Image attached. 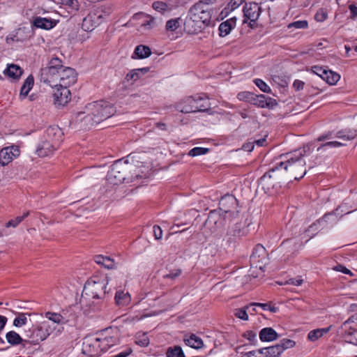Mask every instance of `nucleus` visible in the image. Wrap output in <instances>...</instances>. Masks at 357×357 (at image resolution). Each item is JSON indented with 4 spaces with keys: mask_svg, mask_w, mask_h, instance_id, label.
Returning <instances> with one entry per match:
<instances>
[{
    "mask_svg": "<svg viewBox=\"0 0 357 357\" xmlns=\"http://www.w3.org/2000/svg\"><path fill=\"white\" fill-rule=\"evenodd\" d=\"M310 150L308 146L281 155L282 160L275 167L266 172L260 178L261 184L267 189L273 188L274 181H278L281 176L287 174L295 180L300 179L306 174L305 161L303 157Z\"/></svg>",
    "mask_w": 357,
    "mask_h": 357,
    "instance_id": "obj_1",
    "label": "nucleus"
},
{
    "mask_svg": "<svg viewBox=\"0 0 357 357\" xmlns=\"http://www.w3.org/2000/svg\"><path fill=\"white\" fill-rule=\"evenodd\" d=\"M116 113L113 105L105 100L88 103L74 114L77 121H84L86 126H93L112 116Z\"/></svg>",
    "mask_w": 357,
    "mask_h": 357,
    "instance_id": "obj_2",
    "label": "nucleus"
},
{
    "mask_svg": "<svg viewBox=\"0 0 357 357\" xmlns=\"http://www.w3.org/2000/svg\"><path fill=\"white\" fill-rule=\"evenodd\" d=\"M211 16V8L202 2H197L189 10L184 29L190 34L201 32L209 25Z\"/></svg>",
    "mask_w": 357,
    "mask_h": 357,
    "instance_id": "obj_3",
    "label": "nucleus"
},
{
    "mask_svg": "<svg viewBox=\"0 0 357 357\" xmlns=\"http://www.w3.org/2000/svg\"><path fill=\"white\" fill-rule=\"evenodd\" d=\"M133 164L127 160H119L114 162L107 175V181L112 185H118L124 181L132 182L141 177Z\"/></svg>",
    "mask_w": 357,
    "mask_h": 357,
    "instance_id": "obj_4",
    "label": "nucleus"
},
{
    "mask_svg": "<svg viewBox=\"0 0 357 357\" xmlns=\"http://www.w3.org/2000/svg\"><path fill=\"white\" fill-rule=\"evenodd\" d=\"M110 278L108 275L103 278L93 276L89 280L84 287L82 294V299L84 296L92 299L102 300L108 292L107 286L109 284Z\"/></svg>",
    "mask_w": 357,
    "mask_h": 357,
    "instance_id": "obj_5",
    "label": "nucleus"
},
{
    "mask_svg": "<svg viewBox=\"0 0 357 357\" xmlns=\"http://www.w3.org/2000/svg\"><path fill=\"white\" fill-rule=\"evenodd\" d=\"M339 332L347 342L357 345V317L352 316L345 321Z\"/></svg>",
    "mask_w": 357,
    "mask_h": 357,
    "instance_id": "obj_6",
    "label": "nucleus"
},
{
    "mask_svg": "<svg viewBox=\"0 0 357 357\" xmlns=\"http://www.w3.org/2000/svg\"><path fill=\"white\" fill-rule=\"evenodd\" d=\"M218 211L225 214V216H228L234 220L238 216L237 199L231 195L222 197Z\"/></svg>",
    "mask_w": 357,
    "mask_h": 357,
    "instance_id": "obj_7",
    "label": "nucleus"
},
{
    "mask_svg": "<svg viewBox=\"0 0 357 357\" xmlns=\"http://www.w3.org/2000/svg\"><path fill=\"white\" fill-rule=\"evenodd\" d=\"M59 77V82L57 83V89H67L77 81V74L75 70L71 68H66L61 70L57 74Z\"/></svg>",
    "mask_w": 357,
    "mask_h": 357,
    "instance_id": "obj_8",
    "label": "nucleus"
},
{
    "mask_svg": "<svg viewBox=\"0 0 357 357\" xmlns=\"http://www.w3.org/2000/svg\"><path fill=\"white\" fill-rule=\"evenodd\" d=\"M243 23H248L250 20L249 25L252 27V23L255 24L261 15V10L259 5L255 2L245 3L243 7Z\"/></svg>",
    "mask_w": 357,
    "mask_h": 357,
    "instance_id": "obj_9",
    "label": "nucleus"
},
{
    "mask_svg": "<svg viewBox=\"0 0 357 357\" xmlns=\"http://www.w3.org/2000/svg\"><path fill=\"white\" fill-rule=\"evenodd\" d=\"M187 100L190 104V107H185L181 109V112L190 113L196 111L205 110L208 106V100L200 96L197 98L190 97Z\"/></svg>",
    "mask_w": 357,
    "mask_h": 357,
    "instance_id": "obj_10",
    "label": "nucleus"
},
{
    "mask_svg": "<svg viewBox=\"0 0 357 357\" xmlns=\"http://www.w3.org/2000/svg\"><path fill=\"white\" fill-rule=\"evenodd\" d=\"M233 220L228 216H225V214L218 210H214L209 213L206 223L209 225H214L215 227L219 228L225 226L227 222H232Z\"/></svg>",
    "mask_w": 357,
    "mask_h": 357,
    "instance_id": "obj_11",
    "label": "nucleus"
},
{
    "mask_svg": "<svg viewBox=\"0 0 357 357\" xmlns=\"http://www.w3.org/2000/svg\"><path fill=\"white\" fill-rule=\"evenodd\" d=\"M102 15L98 12L91 13L84 18L82 27L86 31H91L102 23Z\"/></svg>",
    "mask_w": 357,
    "mask_h": 357,
    "instance_id": "obj_12",
    "label": "nucleus"
},
{
    "mask_svg": "<svg viewBox=\"0 0 357 357\" xmlns=\"http://www.w3.org/2000/svg\"><path fill=\"white\" fill-rule=\"evenodd\" d=\"M20 149L17 146H10L0 150V164L3 166L9 164L20 155Z\"/></svg>",
    "mask_w": 357,
    "mask_h": 357,
    "instance_id": "obj_13",
    "label": "nucleus"
},
{
    "mask_svg": "<svg viewBox=\"0 0 357 357\" xmlns=\"http://www.w3.org/2000/svg\"><path fill=\"white\" fill-rule=\"evenodd\" d=\"M63 133L59 127L56 126H50L46 130L43 139L48 140L50 143L59 147V144L63 140Z\"/></svg>",
    "mask_w": 357,
    "mask_h": 357,
    "instance_id": "obj_14",
    "label": "nucleus"
},
{
    "mask_svg": "<svg viewBox=\"0 0 357 357\" xmlns=\"http://www.w3.org/2000/svg\"><path fill=\"white\" fill-rule=\"evenodd\" d=\"M57 148L54 144L42 138L37 146L36 151L38 156L46 157L52 154Z\"/></svg>",
    "mask_w": 357,
    "mask_h": 357,
    "instance_id": "obj_15",
    "label": "nucleus"
},
{
    "mask_svg": "<svg viewBox=\"0 0 357 357\" xmlns=\"http://www.w3.org/2000/svg\"><path fill=\"white\" fill-rule=\"evenodd\" d=\"M52 97L53 103L56 107H63L70 100V91H54Z\"/></svg>",
    "mask_w": 357,
    "mask_h": 357,
    "instance_id": "obj_16",
    "label": "nucleus"
},
{
    "mask_svg": "<svg viewBox=\"0 0 357 357\" xmlns=\"http://www.w3.org/2000/svg\"><path fill=\"white\" fill-rule=\"evenodd\" d=\"M40 82L46 84L52 88L58 87L57 83H55L58 79V76H52V73L50 69L45 68H42L39 75Z\"/></svg>",
    "mask_w": 357,
    "mask_h": 357,
    "instance_id": "obj_17",
    "label": "nucleus"
},
{
    "mask_svg": "<svg viewBox=\"0 0 357 357\" xmlns=\"http://www.w3.org/2000/svg\"><path fill=\"white\" fill-rule=\"evenodd\" d=\"M57 22V20L51 18L36 17L33 20V24L36 28L49 30L54 27Z\"/></svg>",
    "mask_w": 357,
    "mask_h": 357,
    "instance_id": "obj_18",
    "label": "nucleus"
},
{
    "mask_svg": "<svg viewBox=\"0 0 357 357\" xmlns=\"http://www.w3.org/2000/svg\"><path fill=\"white\" fill-rule=\"evenodd\" d=\"M250 98L251 104L260 107H271L273 105L272 99L262 94L257 95L252 93Z\"/></svg>",
    "mask_w": 357,
    "mask_h": 357,
    "instance_id": "obj_19",
    "label": "nucleus"
},
{
    "mask_svg": "<svg viewBox=\"0 0 357 357\" xmlns=\"http://www.w3.org/2000/svg\"><path fill=\"white\" fill-rule=\"evenodd\" d=\"M3 73L5 77L12 80H17L22 76L23 70L19 66L11 63L8 64Z\"/></svg>",
    "mask_w": 357,
    "mask_h": 357,
    "instance_id": "obj_20",
    "label": "nucleus"
},
{
    "mask_svg": "<svg viewBox=\"0 0 357 357\" xmlns=\"http://www.w3.org/2000/svg\"><path fill=\"white\" fill-rule=\"evenodd\" d=\"M54 330L48 321L42 322L37 328V340L43 341L45 340Z\"/></svg>",
    "mask_w": 357,
    "mask_h": 357,
    "instance_id": "obj_21",
    "label": "nucleus"
},
{
    "mask_svg": "<svg viewBox=\"0 0 357 357\" xmlns=\"http://www.w3.org/2000/svg\"><path fill=\"white\" fill-rule=\"evenodd\" d=\"M236 17H232L226 21L222 22L219 25V31H220V36L221 37H225L227 36L231 31L236 26Z\"/></svg>",
    "mask_w": 357,
    "mask_h": 357,
    "instance_id": "obj_22",
    "label": "nucleus"
},
{
    "mask_svg": "<svg viewBox=\"0 0 357 357\" xmlns=\"http://www.w3.org/2000/svg\"><path fill=\"white\" fill-rule=\"evenodd\" d=\"M259 338L262 342H271L278 338L279 335L272 328H264L259 332Z\"/></svg>",
    "mask_w": 357,
    "mask_h": 357,
    "instance_id": "obj_23",
    "label": "nucleus"
},
{
    "mask_svg": "<svg viewBox=\"0 0 357 357\" xmlns=\"http://www.w3.org/2000/svg\"><path fill=\"white\" fill-rule=\"evenodd\" d=\"M114 299L117 305L123 307L130 303L131 296L128 291L120 290L116 292Z\"/></svg>",
    "mask_w": 357,
    "mask_h": 357,
    "instance_id": "obj_24",
    "label": "nucleus"
},
{
    "mask_svg": "<svg viewBox=\"0 0 357 357\" xmlns=\"http://www.w3.org/2000/svg\"><path fill=\"white\" fill-rule=\"evenodd\" d=\"M262 357H278L282 353V349L278 344L259 349Z\"/></svg>",
    "mask_w": 357,
    "mask_h": 357,
    "instance_id": "obj_25",
    "label": "nucleus"
},
{
    "mask_svg": "<svg viewBox=\"0 0 357 357\" xmlns=\"http://www.w3.org/2000/svg\"><path fill=\"white\" fill-rule=\"evenodd\" d=\"M151 54V50L149 47L146 45H137L134 51V54L132 56V59H145L149 57Z\"/></svg>",
    "mask_w": 357,
    "mask_h": 357,
    "instance_id": "obj_26",
    "label": "nucleus"
},
{
    "mask_svg": "<svg viewBox=\"0 0 357 357\" xmlns=\"http://www.w3.org/2000/svg\"><path fill=\"white\" fill-rule=\"evenodd\" d=\"M357 131L354 129H344L337 131L335 137L344 141H349L356 138Z\"/></svg>",
    "mask_w": 357,
    "mask_h": 357,
    "instance_id": "obj_27",
    "label": "nucleus"
},
{
    "mask_svg": "<svg viewBox=\"0 0 357 357\" xmlns=\"http://www.w3.org/2000/svg\"><path fill=\"white\" fill-rule=\"evenodd\" d=\"M331 328L332 326H330L327 328L312 330L308 333L307 338L310 341L314 342L327 334L331 331Z\"/></svg>",
    "mask_w": 357,
    "mask_h": 357,
    "instance_id": "obj_28",
    "label": "nucleus"
},
{
    "mask_svg": "<svg viewBox=\"0 0 357 357\" xmlns=\"http://www.w3.org/2000/svg\"><path fill=\"white\" fill-rule=\"evenodd\" d=\"M63 324H66L74 319L75 317V311L74 306H68L61 310L59 312Z\"/></svg>",
    "mask_w": 357,
    "mask_h": 357,
    "instance_id": "obj_29",
    "label": "nucleus"
},
{
    "mask_svg": "<svg viewBox=\"0 0 357 357\" xmlns=\"http://www.w3.org/2000/svg\"><path fill=\"white\" fill-rule=\"evenodd\" d=\"M184 342L188 346L194 349H200L203 347L202 339L194 334L190 335L189 337H185Z\"/></svg>",
    "mask_w": 357,
    "mask_h": 357,
    "instance_id": "obj_30",
    "label": "nucleus"
},
{
    "mask_svg": "<svg viewBox=\"0 0 357 357\" xmlns=\"http://www.w3.org/2000/svg\"><path fill=\"white\" fill-rule=\"evenodd\" d=\"M31 314L18 312L17 317L13 320V326L15 327H22L30 321Z\"/></svg>",
    "mask_w": 357,
    "mask_h": 357,
    "instance_id": "obj_31",
    "label": "nucleus"
},
{
    "mask_svg": "<svg viewBox=\"0 0 357 357\" xmlns=\"http://www.w3.org/2000/svg\"><path fill=\"white\" fill-rule=\"evenodd\" d=\"M62 64L61 61L57 57L52 58L50 63L49 66L46 67V69H50L52 73V76H57L59 72L62 70L61 69Z\"/></svg>",
    "mask_w": 357,
    "mask_h": 357,
    "instance_id": "obj_32",
    "label": "nucleus"
},
{
    "mask_svg": "<svg viewBox=\"0 0 357 357\" xmlns=\"http://www.w3.org/2000/svg\"><path fill=\"white\" fill-rule=\"evenodd\" d=\"M135 342L142 347H146L150 343L147 333L145 332H138L135 336Z\"/></svg>",
    "mask_w": 357,
    "mask_h": 357,
    "instance_id": "obj_33",
    "label": "nucleus"
},
{
    "mask_svg": "<svg viewBox=\"0 0 357 357\" xmlns=\"http://www.w3.org/2000/svg\"><path fill=\"white\" fill-rule=\"evenodd\" d=\"M6 339L7 342L13 346L18 345L23 341L20 335L13 331H9L6 333Z\"/></svg>",
    "mask_w": 357,
    "mask_h": 357,
    "instance_id": "obj_34",
    "label": "nucleus"
},
{
    "mask_svg": "<svg viewBox=\"0 0 357 357\" xmlns=\"http://www.w3.org/2000/svg\"><path fill=\"white\" fill-rule=\"evenodd\" d=\"M340 79V75L335 72L328 70L327 74L323 77V80L326 81L330 85L335 84Z\"/></svg>",
    "mask_w": 357,
    "mask_h": 357,
    "instance_id": "obj_35",
    "label": "nucleus"
},
{
    "mask_svg": "<svg viewBox=\"0 0 357 357\" xmlns=\"http://www.w3.org/2000/svg\"><path fill=\"white\" fill-rule=\"evenodd\" d=\"M53 1L58 4L66 6L72 10H77L79 8V3L77 0H53Z\"/></svg>",
    "mask_w": 357,
    "mask_h": 357,
    "instance_id": "obj_36",
    "label": "nucleus"
},
{
    "mask_svg": "<svg viewBox=\"0 0 357 357\" xmlns=\"http://www.w3.org/2000/svg\"><path fill=\"white\" fill-rule=\"evenodd\" d=\"M167 357H185V355L180 347L175 346L167 349Z\"/></svg>",
    "mask_w": 357,
    "mask_h": 357,
    "instance_id": "obj_37",
    "label": "nucleus"
},
{
    "mask_svg": "<svg viewBox=\"0 0 357 357\" xmlns=\"http://www.w3.org/2000/svg\"><path fill=\"white\" fill-rule=\"evenodd\" d=\"M45 317L54 324L59 325L64 324L60 313L47 312L45 313Z\"/></svg>",
    "mask_w": 357,
    "mask_h": 357,
    "instance_id": "obj_38",
    "label": "nucleus"
},
{
    "mask_svg": "<svg viewBox=\"0 0 357 357\" xmlns=\"http://www.w3.org/2000/svg\"><path fill=\"white\" fill-rule=\"evenodd\" d=\"M344 145V144H343L342 142L331 140V141H329V142L322 144L319 147L317 148V151H321L322 150H324L325 148H331V149L338 148V147L342 146Z\"/></svg>",
    "mask_w": 357,
    "mask_h": 357,
    "instance_id": "obj_39",
    "label": "nucleus"
},
{
    "mask_svg": "<svg viewBox=\"0 0 357 357\" xmlns=\"http://www.w3.org/2000/svg\"><path fill=\"white\" fill-rule=\"evenodd\" d=\"M117 343V339L113 337H105L101 340L102 349L107 350Z\"/></svg>",
    "mask_w": 357,
    "mask_h": 357,
    "instance_id": "obj_40",
    "label": "nucleus"
},
{
    "mask_svg": "<svg viewBox=\"0 0 357 357\" xmlns=\"http://www.w3.org/2000/svg\"><path fill=\"white\" fill-rule=\"evenodd\" d=\"M209 149L204 147H195L192 149L188 155L191 157H196L202 155L206 154L208 152Z\"/></svg>",
    "mask_w": 357,
    "mask_h": 357,
    "instance_id": "obj_41",
    "label": "nucleus"
},
{
    "mask_svg": "<svg viewBox=\"0 0 357 357\" xmlns=\"http://www.w3.org/2000/svg\"><path fill=\"white\" fill-rule=\"evenodd\" d=\"M29 214V212L27 211L23 214L22 216H17L13 220H10L6 223V227H17L26 217H27Z\"/></svg>",
    "mask_w": 357,
    "mask_h": 357,
    "instance_id": "obj_42",
    "label": "nucleus"
},
{
    "mask_svg": "<svg viewBox=\"0 0 357 357\" xmlns=\"http://www.w3.org/2000/svg\"><path fill=\"white\" fill-rule=\"evenodd\" d=\"M234 315L240 319L247 321L248 320V310L246 306L242 308L236 309Z\"/></svg>",
    "mask_w": 357,
    "mask_h": 357,
    "instance_id": "obj_43",
    "label": "nucleus"
},
{
    "mask_svg": "<svg viewBox=\"0 0 357 357\" xmlns=\"http://www.w3.org/2000/svg\"><path fill=\"white\" fill-rule=\"evenodd\" d=\"M180 26L179 19H172L167 22L166 29L167 31H174L176 30Z\"/></svg>",
    "mask_w": 357,
    "mask_h": 357,
    "instance_id": "obj_44",
    "label": "nucleus"
},
{
    "mask_svg": "<svg viewBox=\"0 0 357 357\" xmlns=\"http://www.w3.org/2000/svg\"><path fill=\"white\" fill-rule=\"evenodd\" d=\"M278 346L282 349V352L287 349L293 348L296 343L294 340H291L290 339H283L280 341L279 344H278Z\"/></svg>",
    "mask_w": 357,
    "mask_h": 357,
    "instance_id": "obj_45",
    "label": "nucleus"
},
{
    "mask_svg": "<svg viewBox=\"0 0 357 357\" xmlns=\"http://www.w3.org/2000/svg\"><path fill=\"white\" fill-rule=\"evenodd\" d=\"M307 25L308 24L306 20H298L289 24L287 27L289 29L294 28L296 29H303L307 28Z\"/></svg>",
    "mask_w": 357,
    "mask_h": 357,
    "instance_id": "obj_46",
    "label": "nucleus"
},
{
    "mask_svg": "<svg viewBox=\"0 0 357 357\" xmlns=\"http://www.w3.org/2000/svg\"><path fill=\"white\" fill-rule=\"evenodd\" d=\"M153 8L158 12L162 13L168 9L167 3L162 1H155L152 4Z\"/></svg>",
    "mask_w": 357,
    "mask_h": 357,
    "instance_id": "obj_47",
    "label": "nucleus"
},
{
    "mask_svg": "<svg viewBox=\"0 0 357 357\" xmlns=\"http://www.w3.org/2000/svg\"><path fill=\"white\" fill-rule=\"evenodd\" d=\"M147 20L142 24L145 29H150L158 25L154 17L146 16Z\"/></svg>",
    "mask_w": 357,
    "mask_h": 357,
    "instance_id": "obj_48",
    "label": "nucleus"
},
{
    "mask_svg": "<svg viewBox=\"0 0 357 357\" xmlns=\"http://www.w3.org/2000/svg\"><path fill=\"white\" fill-rule=\"evenodd\" d=\"M33 84L34 77L32 75H29L24 82V84L20 89H31L33 86Z\"/></svg>",
    "mask_w": 357,
    "mask_h": 357,
    "instance_id": "obj_49",
    "label": "nucleus"
},
{
    "mask_svg": "<svg viewBox=\"0 0 357 357\" xmlns=\"http://www.w3.org/2000/svg\"><path fill=\"white\" fill-rule=\"evenodd\" d=\"M312 71L323 79L326 73L327 74L328 69L321 66H314L312 67Z\"/></svg>",
    "mask_w": 357,
    "mask_h": 357,
    "instance_id": "obj_50",
    "label": "nucleus"
},
{
    "mask_svg": "<svg viewBox=\"0 0 357 357\" xmlns=\"http://www.w3.org/2000/svg\"><path fill=\"white\" fill-rule=\"evenodd\" d=\"M142 75L137 72V69H133L130 70L126 75V79L128 81L132 80V81H136L139 77H141Z\"/></svg>",
    "mask_w": 357,
    "mask_h": 357,
    "instance_id": "obj_51",
    "label": "nucleus"
},
{
    "mask_svg": "<svg viewBox=\"0 0 357 357\" xmlns=\"http://www.w3.org/2000/svg\"><path fill=\"white\" fill-rule=\"evenodd\" d=\"M252 94V92L249 91H243L238 93V98L241 100H245L248 102H250V98Z\"/></svg>",
    "mask_w": 357,
    "mask_h": 357,
    "instance_id": "obj_52",
    "label": "nucleus"
},
{
    "mask_svg": "<svg viewBox=\"0 0 357 357\" xmlns=\"http://www.w3.org/2000/svg\"><path fill=\"white\" fill-rule=\"evenodd\" d=\"M245 0H230L227 7L230 10H234L243 3Z\"/></svg>",
    "mask_w": 357,
    "mask_h": 357,
    "instance_id": "obj_53",
    "label": "nucleus"
},
{
    "mask_svg": "<svg viewBox=\"0 0 357 357\" xmlns=\"http://www.w3.org/2000/svg\"><path fill=\"white\" fill-rule=\"evenodd\" d=\"M103 267L107 269H115L117 267V264L113 259H111L110 257H107Z\"/></svg>",
    "mask_w": 357,
    "mask_h": 357,
    "instance_id": "obj_54",
    "label": "nucleus"
},
{
    "mask_svg": "<svg viewBox=\"0 0 357 357\" xmlns=\"http://www.w3.org/2000/svg\"><path fill=\"white\" fill-rule=\"evenodd\" d=\"M335 137V135H333V133L332 132H328L325 134L321 135L317 138V141L318 142H324L325 140H331V139H334Z\"/></svg>",
    "mask_w": 357,
    "mask_h": 357,
    "instance_id": "obj_55",
    "label": "nucleus"
},
{
    "mask_svg": "<svg viewBox=\"0 0 357 357\" xmlns=\"http://www.w3.org/2000/svg\"><path fill=\"white\" fill-rule=\"evenodd\" d=\"M303 280L301 278H291V279H289L288 280H287L284 282V284H291V285L298 287L303 284Z\"/></svg>",
    "mask_w": 357,
    "mask_h": 357,
    "instance_id": "obj_56",
    "label": "nucleus"
},
{
    "mask_svg": "<svg viewBox=\"0 0 357 357\" xmlns=\"http://www.w3.org/2000/svg\"><path fill=\"white\" fill-rule=\"evenodd\" d=\"M153 233H154V236H155L156 239L162 238V231L160 227L156 226V225L154 226L153 227Z\"/></svg>",
    "mask_w": 357,
    "mask_h": 357,
    "instance_id": "obj_57",
    "label": "nucleus"
},
{
    "mask_svg": "<svg viewBox=\"0 0 357 357\" xmlns=\"http://www.w3.org/2000/svg\"><path fill=\"white\" fill-rule=\"evenodd\" d=\"M241 357H262V356L259 349L257 351H249V352L245 354L244 355H243Z\"/></svg>",
    "mask_w": 357,
    "mask_h": 357,
    "instance_id": "obj_58",
    "label": "nucleus"
},
{
    "mask_svg": "<svg viewBox=\"0 0 357 357\" xmlns=\"http://www.w3.org/2000/svg\"><path fill=\"white\" fill-rule=\"evenodd\" d=\"M254 83L259 89H266L267 84L260 79H255Z\"/></svg>",
    "mask_w": 357,
    "mask_h": 357,
    "instance_id": "obj_59",
    "label": "nucleus"
},
{
    "mask_svg": "<svg viewBox=\"0 0 357 357\" xmlns=\"http://www.w3.org/2000/svg\"><path fill=\"white\" fill-rule=\"evenodd\" d=\"M107 257L102 255H98L95 257V261L96 264L103 266Z\"/></svg>",
    "mask_w": 357,
    "mask_h": 357,
    "instance_id": "obj_60",
    "label": "nucleus"
},
{
    "mask_svg": "<svg viewBox=\"0 0 357 357\" xmlns=\"http://www.w3.org/2000/svg\"><path fill=\"white\" fill-rule=\"evenodd\" d=\"M349 9L351 12V19L355 20V18L357 17V6L351 4L349 6Z\"/></svg>",
    "mask_w": 357,
    "mask_h": 357,
    "instance_id": "obj_61",
    "label": "nucleus"
},
{
    "mask_svg": "<svg viewBox=\"0 0 357 357\" xmlns=\"http://www.w3.org/2000/svg\"><path fill=\"white\" fill-rule=\"evenodd\" d=\"M258 306V303H252L248 305H246V309L248 310V313L250 314H254L256 311V307Z\"/></svg>",
    "mask_w": 357,
    "mask_h": 357,
    "instance_id": "obj_62",
    "label": "nucleus"
},
{
    "mask_svg": "<svg viewBox=\"0 0 357 357\" xmlns=\"http://www.w3.org/2000/svg\"><path fill=\"white\" fill-rule=\"evenodd\" d=\"M132 352V349L128 348L126 350L116 354V356H114L113 357H128Z\"/></svg>",
    "mask_w": 357,
    "mask_h": 357,
    "instance_id": "obj_63",
    "label": "nucleus"
},
{
    "mask_svg": "<svg viewBox=\"0 0 357 357\" xmlns=\"http://www.w3.org/2000/svg\"><path fill=\"white\" fill-rule=\"evenodd\" d=\"M244 337L249 340H254L256 338V333L253 331H247L245 333Z\"/></svg>",
    "mask_w": 357,
    "mask_h": 357,
    "instance_id": "obj_64",
    "label": "nucleus"
}]
</instances>
